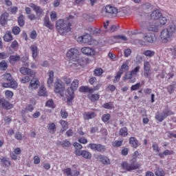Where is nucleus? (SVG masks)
<instances>
[{
    "label": "nucleus",
    "instance_id": "33",
    "mask_svg": "<svg viewBox=\"0 0 176 176\" xmlns=\"http://www.w3.org/2000/svg\"><path fill=\"white\" fill-rule=\"evenodd\" d=\"M21 59V57H20V55L19 54L11 55L8 58V61L10 63V64H12V63H18V61H20Z\"/></svg>",
    "mask_w": 176,
    "mask_h": 176
},
{
    "label": "nucleus",
    "instance_id": "29",
    "mask_svg": "<svg viewBox=\"0 0 176 176\" xmlns=\"http://www.w3.org/2000/svg\"><path fill=\"white\" fill-rule=\"evenodd\" d=\"M30 52H32V56L33 58H36V57H38V54L39 53V52L38 51V46L35 45H32L30 47Z\"/></svg>",
    "mask_w": 176,
    "mask_h": 176
},
{
    "label": "nucleus",
    "instance_id": "9",
    "mask_svg": "<svg viewBox=\"0 0 176 176\" xmlns=\"http://www.w3.org/2000/svg\"><path fill=\"white\" fill-rule=\"evenodd\" d=\"M88 148H90L91 151H94L95 152H100V153H104V152L107 151L105 146L101 144L90 143L88 145Z\"/></svg>",
    "mask_w": 176,
    "mask_h": 176
},
{
    "label": "nucleus",
    "instance_id": "3",
    "mask_svg": "<svg viewBox=\"0 0 176 176\" xmlns=\"http://www.w3.org/2000/svg\"><path fill=\"white\" fill-rule=\"evenodd\" d=\"M71 23L68 21L60 19L56 22V28L60 35H67L68 32H71Z\"/></svg>",
    "mask_w": 176,
    "mask_h": 176
},
{
    "label": "nucleus",
    "instance_id": "50",
    "mask_svg": "<svg viewBox=\"0 0 176 176\" xmlns=\"http://www.w3.org/2000/svg\"><path fill=\"white\" fill-rule=\"evenodd\" d=\"M45 107H48V108L54 109V108H56V104H54L53 99H49L45 103Z\"/></svg>",
    "mask_w": 176,
    "mask_h": 176
},
{
    "label": "nucleus",
    "instance_id": "48",
    "mask_svg": "<svg viewBox=\"0 0 176 176\" xmlns=\"http://www.w3.org/2000/svg\"><path fill=\"white\" fill-rule=\"evenodd\" d=\"M62 79H63L64 83L67 86H69V85H71V83H72V78H71V77L64 76L62 77Z\"/></svg>",
    "mask_w": 176,
    "mask_h": 176
},
{
    "label": "nucleus",
    "instance_id": "15",
    "mask_svg": "<svg viewBox=\"0 0 176 176\" xmlns=\"http://www.w3.org/2000/svg\"><path fill=\"white\" fill-rule=\"evenodd\" d=\"M96 159L98 162H100L102 163V164H104V166H109L111 164V160L104 155H96Z\"/></svg>",
    "mask_w": 176,
    "mask_h": 176
},
{
    "label": "nucleus",
    "instance_id": "52",
    "mask_svg": "<svg viewBox=\"0 0 176 176\" xmlns=\"http://www.w3.org/2000/svg\"><path fill=\"white\" fill-rule=\"evenodd\" d=\"M13 96H14V94H13V91L10 90H6L5 91V97L6 100H12V98H13Z\"/></svg>",
    "mask_w": 176,
    "mask_h": 176
},
{
    "label": "nucleus",
    "instance_id": "43",
    "mask_svg": "<svg viewBox=\"0 0 176 176\" xmlns=\"http://www.w3.org/2000/svg\"><path fill=\"white\" fill-rule=\"evenodd\" d=\"M59 123L62 126L60 131H62V133H64V131H65L68 129V122L64 120H60Z\"/></svg>",
    "mask_w": 176,
    "mask_h": 176
},
{
    "label": "nucleus",
    "instance_id": "26",
    "mask_svg": "<svg viewBox=\"0 0 176 176\" xmlns=\"http://www.w3.org/2000/svg\"><path fill=\"white\" fill-rule=\"evenodd\" d=\"M87 98H89L91 102H96V101L100 100V94L89 93L87 94Z\"/></svg>",
    "mask_w": 176,
    "mask_h": 176
},
{
    "label": "nucleus",
    "instance_id": "40",
    "mask_svg": "<svg viewBox=\"0 0 176 176\" xmlns=\"http://www.w3.org/2000/svg\"><path fill=\"white\" fill-rule=\"evenodd\" d=\"M38 94L40 97H47V91L45 87H41L38 91Z\"/></svg>",
    "mask_w": 176,
    "mask_h": 176
},
{
    "label": "nucleus",
    "instance_id": "41",
    "mask_svg": "<svg viewBox=\"0 0 176 176\" xmlns=\"http://www.w3.org/2000/svg\"><path fill=\"white\" fill-rule=\"evenodd\" d=\"M102 74H104V69H102L101 67H96L94 70V76H102Z\"/></svg>",
    "mask_w": 176,
    "mask_h": 176
},
{
    "label": "nucleus",
    "instance_id": "62",
    "mask_svg": "<svg viewBox=\"0 0 176 176\" xmlns=\"http://www.w3.org/2000/svg\"><path fill=\"white\" fill-rule=\"evenodd\" d=\"M0 69L1 71H6L8 69V63L5 60H2L0 62Z\"/></svg>",
    "mask_w": 176,
    "mask_h": 176
},
{
    "label": "nucleus",
    "instance_id": "54",
    "mask_svg": "<svg viewBox=\"0 0 176 176\" xmlns=\"http://www.w3.org/2000/svg\"><path fill=\"white\" fill-rule=\"evenodd\" d=\"M122 75H123V74L122 72H118L116 73V75L114 77V79L113 80V82L118 83V82H119L120 80V78H122Z\"/></svg>",
    "mask_w": 176,
    "mask_h": 176
},
{
    "label": "nucleus",
    "instance_id": "55",
    "mask_svg": "<svg viewBox=\"0 0 176 176\" xmlns=\"http://www.w3.org/2000/svg\"><path fill=\"white\" fill-rule=\"evenodd\" d=\"M102 121H103L104 123H108L111 119V114L107 113V114H103L102 116Z\"/></svg>",
    "mask_w": 176,
    "mask_h": 176
},
{
    "label": "nucleus",
    "instance_id": "5",
    "mask_svg": "<svg viewBox=\"0 0 176 176\" xmlns=\"http://www.w3.org/2000/svg\"><path fill=\"white\" fill-rule=\"evenodd\" d=\"M66 57L69 60V64H70V65L71 64H74L79 58V50L75 47L71 48L67 51Z\"/></svg>",
    "mask_w": 176,
    "mask_h": 176
},
{
    "label": "nucleus",
    "instance_id": "4",
    "mask_svg": "<svg viewBox=\"0 0 176 176\" xmlns=\"http://www.w3.org/2000/svg\"><path fill=\"white\" fill-rule=\"evenodd\" d=\"M175 113L173 111L168 107H166L164 110L160 113V112H157L155 116V118L156 120L158 122H163L164 119H166L168 116H173V115H175Z\"/></svg>",
    "mask_w": 176,
    "mask_h": 176
},
{
    "label": "nucleus",
    "instance_id": "53",
    "mask_svg": "<svg viewBox=\"0 0 176 176\" xmlns=\"http://www.w3.org/2000/svg\"><path fill=\"white\" fill-rule=\"evenodd\" d=\"M82 16L84 17V19H85V20H87V21H89L90 23L94 21V16H93V15L90 14H83Z\"/></svg>",
    "mask_w": 176,
    "mask_h": 176
},
{
    "label": "nucleus",
    "instance_id": "24",
    "mask_svg": "<svg viewBox=\"0 0 176 176\" xmlns=\"http://www.w3.org/2000/svg\"><path fill=\"white\" fill-rule=\"evenodd\" d=\"M47 74L48 76L47 81V86L48 87H52V86H53V82H54V72H53V70H51L48 72Z\"/></svg>",
    "mask_w": 176,
    "mask_h": 176
},
{
    "label": "nucleus",
    "instance_id": "60",
    "mask_svg": "<svg viewBox=\"0 0 176 176\" xmlns=\"http://www.w3.org/2000/svg\"><path fill=\"white\" fill-rule=\"evenodd\" d=\"M141 86H142V85H141V82H138L135 85H133L131 87V91H135V90H140Z\"/></svg>",
    "mask_w": 176,
    "mask_h": 176
},
{
    "label": "nucleus",
    "instance_id": "8",
    "mask_svg": "<svg viewBox=\"0 0 176 176\" xmlns=\"http://www.w3.org/2000/svg\"><path fill=\"white\" fill-rule=\"evenodd\" d=\"M77 42L78 43H83L84 45H91V43H93V37L90 34L86 33L85 34L78 37Z\"/></svg>",
    "mask_w": 176,
    "mask_h": 176
},
{
    "label": "nucleus",
    "instance_id": "61",
    "mask_svg": "<svg viewBox=\"0 0 176 176\" xmlns=\"http://www.w3.org/2000/svg\"><path fill=\"white\" fill-rule=\"evenodd\" d=\"M12 32L14 35H19L21 32V29L19 26H14L12 29Z\"/></svg>",
    "mask_w": 176,
    "mask_h": 176
},
{
    "label": "nucleus",
    "instance_id": "14",
    "mask_svg": "<svg viewBox=\"0 0 176 176\" xmlns=\"http://www.w3.org/2000/svg\"><path fill=\"white\" fill-rule=\"evenodd\" d=\"M19 72L21 74H22V75H28L30 78H34V76L36 75V73L34 70L25 67H20Z\"/></svg>",
    "mask_w": 176,
    "mask_h": 176
},
{
    "label": "nucleus",
    "instance_id": "42",
    "mask_svg": "<svg viewBox=\"0 0 176 176\" xmlns=\"http://www.w3.org/2000/svg\"><path fill=\"white\" fill-rule=\"evenodd\" d=\"M1 163L5 165V167H9L10 166V164H12V162H10V160L9 157H3L2 159H1Z\"/></svg>",
    "mask_w": 176,
    "mask_h": 176
},
{
    "label": "nucleus",
    "instance_id": "64",
    "mask_svg": "<svg viewBox=\"0 0 176 176\" xmlns=\"http://www.w3.org/2000/svg\"><path fill=\"white\" fill-rule=\"evenodd\" d=\"M169 53L173 56V58H176V48L172 47L168 49Z\"/></svg>",
    "mask_w": 176,
    "mask_h": 176
},
{
    "label": "nucleus",
    "instance_id": "37",
    "mask_svg": "<svg viewBox=\"0 0 176 176\" xmlns=\"http://www.w3.org/2000/svg\"><path fill=\"white\" fill-rule=\"evenodd\" d=\"M121 167L122 168V170H124L125 171L127 172H131V166H130V164H129V162H127V161L125 162H122L121 163Z\"/></svg>",
    "mask_w": 176,
    "mask_h": 176
},
{
    "label": "nucleus",
    "instance_id": "23",
    "mask_svg": "<svg viewBox=\"0 0 176 176\" xmlns=\"http://www.w3.org/2000/svg\"><path fill=\"white\" fill-rule=\"evenodd\" d=\"M129 164L131 166V171H134V170H138V168H140V167H141L140 163L137 162V158H132L129 161Z\"/></svg>",
    "mask_w": 176,
    "mask_h": 176
},
{
    "label": "nucleus",
    "instance_id": "38",
    "mask_svg": "<svg viewBox=\"0 0 176 176\" xmlns=\"http://www.w3.org/2000/svg\"><path fill=\"white\" fill-rule=\"evenodd\" d=\"M25 16H24L23 14H21L19 16L18 19H17V21H18V25H19V27H24V25H25Z\"/></svg>",
    "mask_w": 176,
    "mask_h": 176
},
{
    "label": "nucleus",
    "instance_id": "45",
    "mask_svg": "<svg viewBox=\"0 0 176 176\" xmlns=\"http://www.w3.org/2000/svg\"><path fill=\"white\" fill-rule=\"evenodd\" d=\"M88 82L89 83V85H91V86H93L94 87V86H96L97 85H98V81H97V78L96 77H90L88 80Z\"/></svg>",
    "mask_w": 176,
    "mask_h": 176
},
{
    "label": "nucleus",
    "instance_id": "12",
    "mask_svg": "<svg viewBox=\"0 0 176 176\" xmlns=\"http://www.w3.org/2000/svg\"><path fill=\"white\" fill-rule=\"evenodd\" d=\"M140 69H141V67L138 65L134 69L131 70L129 73H126L124 75L125 80L133 79V76H137V75H138V72H140Z\"/></svg>",
    "mask_w": 176,
    "mask_h": 176
},
{
    "label": "nucleus",
    "instance_id": "31",
    "mask_svg": "<svg viewBox=\"0 0 176 176\" xmlns=\"http://www.w3.org/2000/svg\"><path fill=\"white\" fill-rule=\"evenodd\" d=\"M3 41L5 42H12L13 41V35H12V32L8 30L3 36Z\"/></svg>",
    "mask_w": 176,
    "mask_h": 176
},
{
    "label": "nucleus",
    "instance_id": "58",
    "mask_svg": "<svg viewBox=\"0 0 176 176\" xmlns=\"http://www.w3.org/2000/svg\"><path fill=\"white\" fill-rule=\"evenodd\" d=\"M76 91L74 89H73L72 87H67V89H66V92L67 94V96H75V92Z\"/></svg>",
    "mask_w": 176,
    "mask_h": 176
},
{
    "label": "nucleus",
    "instance_id": "39",
    "mask_svg": "<svg viewBox=\"0 0 176 176\" xmlns=\"http://www.w3.org/2000/svg\"><path fill=\"white\" fill-rule=\"evenodd\" d=\"M119 134L120 137H127L129 135V129H127V127L124 126L119 130Z\"/></svg>",
    "mask_w": 176,
    "mask_h": 176
},
{
    "label": "nucleus",
    "instance_id": "63",
    "mask_svg": "<svg viewBox=\"0 0 176 176\" xmlns=\"http://www.w3.org/2000/svg\"><path fill=\"white\" fill-rule=\"evenodd\" d=\"M35 107L32 104H28L25 108V112H32Z\"/></svg>",
    "mask_w": 176,
    "mask_h": 176
},
{
    "label": "nucleus",
    "instance_id": "18",
    "mask_svg": "<svg viewBox=\"0 0 176 176\" xmlns=\"http://www.w3.org/2000/svg\"><path fill=\"white\" fill-rule=\"evenodd\" d=\"M143 39L146 43H153L156 37L153 33H145L143 34Z\"/></svg>",
    "mask_w": 176,
    "mask_h": 176
},
{
    "label": "nucleus",
    "instance_id": "51",
    "mask_svg": "<svg viewBox=\"0 0 176 176\" xmlns=\"http://www.w3.org/2000/svg\"><path fill=\"white\" fill-rule=\"evenodd\" d=\"M84 159L90 160L91 159V153L87 151H82V155Z\"/></svg>",
    "mask_w": 176,
    "mask_h": 176
},
{
    "label": "nucleus",
    "instance_id": "34",
    "mask_svg": "<svg viewBox=\"0 0 176 176\" xmlns=\"http://www.w3.org/2000/svg\"><path fill=\"white\" fill-rule=\"evenodd\" d=\"M170 155H174V151L173 150H168V149H166L165 151H163V153H160L158 154V156H160V157H161V159H164V157L165 156H168Z\"/></svg>",
    "mask_w": 176,
    "mask_h": 176
},
{
    "label": "nucleus",
    "instance_id": "28",
    "mask_svg": "<svg viewBox=\"0 0 176 176\" xmlns=\"http://www.w3.org/2000/svg\"><path fill=\"white\" fill-rule=\"evenodd\" d=\"M106 13H109L110 14H118V8L112 6H107L105 7Z\"/></svg>",
    "mask_w": 176,
    "mask_h": 176
},
{
    "label": "nucleus",
    "instance_id": "35",
    "mask_svg": "<svg viewBox=\"0 0 176 176\" xmlns=\"http://www.w3.org/2000/svg\"><path fill=\"white\" fill-rule=\"evenodd\" d=\"M47 129L49 130L50 134H56V131H57L56 124H54V122L49 123Z\"/></svg>",
    "mask_w": 176,
    "mask_h": 176
},
{
    "label": "nucleus",
    "instance_id": "19",
    "mask_svg": "<svg viewBox=\"0 0 176 176\" xmlns=\"http://www.w3.org/2000/svg\"><path fill=\"white\" fill-rule=\"evenodd\" d=\"M39 86H41V82H39V79L37 78H33L30 80L29 89H31V90H36Z\"/></svg>",
    "mask_w": 176,
    "mask_h": 176
},
{
    "label": "nucleus",
    "instance_id": "32",
    "mask_svg": "<svg viewBox=\"0 0 176 176\" xmlns=\"http://www.w3.org/2000/svg\"><path fill=\"white\" fill-rule=\"evenodd\" d=\"M129 68L130 67L129 66V61L126 60L121 65L120 72H122V74H124V72H129Z\"/></svg>",
    "mask_w": 176,
    "mask_h": 176
},
{
    "label": "nucleus",
    "instance_id": "7",
    "mask_svg": "<svg viewBox=\"0 0 176 176\" xmlns=\"http://www.w3.org/2000/svg\"><path fill=\"white\" fill-rule=\"evenodd\" d=\"M101 86H102L101 83L96 84V85L94 86L93 88L89 87V86H81L79 88V91H80V93H89V94H90V93H94V91H98V90L101 89Z\"/></svg>",
    "mask_w": 176,
    "mask_h": 176
},
{
    "label": "nucleus",
    "instance_id": "21",
    "mask_svg": "<svg viewBox=\"0 0 176 176\" xmlns=\"http://www.w3.org/2000/svg\"><path fill=\"white\" fill-rule=\"evenodd\" d=\"M147 31L152 32H159V25L155 22H150L146 26Z\"/></svg>",
    "mask_w": 176,
    "mask_h": 176
},
{
    "label": "nucleus",
    "instance_id": "10",
    "mask_svg": "<svg viewBox=\"0 0 176 176\" xmlns=\"http://www.w3.org/2000/svg\"><path fill=\"white\" fill-rule=\"evenodd\" d=\"M0 108L5 109L6 111H10L14 108V105L12 104L9 100H6L5 98H0Z\"/></svg>",
    "mask_w": 176,
    "mask_h": 176
},
{
    "label": "nucleus",
    "instance_id": "22",
    "mask_svg": "<svg viewBox=\"0 0 176 176\" xmlns=\"http://www.w3.org/2000/svg\"><path fill=\"white\" fill-rule=\"evenodd\" d=\"M43 25L48 28L49 30H54V24L50 22V18L49 16H45L43 19Z\"/></svg>",
    "mask_w": 176,
    "mask_h": 176
},
{
    "label": "nucleus",
    "instance_id": "30",
    "mask_svg": "<svg viewBox=\"0 0 176 176\" xmlns=\"http://www.w3.org/2000/svg\"><path fill=\"white\" fill-rule=\"evenodd\" d=\"M151 19H153V20H159V19L163 16V14L162 13V12H160L159 10H154L152 13H151Z\"/></svg>",
    "mask_w": 176,
    "mask_h": 176
},
{
    "label": "nucleus",
    "instance_id": "20",
    "mask_svg": "<svg viewBox=\"0 0 176 176\" xmlns=\"http://www.w3.org/2000/svg\"><path fill=\"white\" fill-rule=\"evenodd\" d=\"M81 52L85 56H94L96 54V50L90 47H83L81 48Z\"/></svg>",
    "mask_w": 176,
    "mask_h": 176
},
{
    "label": "nucleus",
    "instance_id": "16",
    "mask_svg": "<svg viewBox=\"0 0 176 176\" xmlns=\"http://www.w3.org/2000/svg\"><path fill=\"white\" fill-rule=\"evenodd\" d=\"M89 63V59L85 57H82L80 59L76 60L74 63L71 64L70 67H83V65H86Z\"/></svg>",
    "mask_w": 176,
    "mask_h": 176
},
{
    "label": "nucleus",
    "instance_id": "6",
    "mask_svg": "<svg viewBox=\"0 0 176 176\" xmlns=\"http://www.w3.org/2000/svg\"><path fill=\"white\" fill-rule=\"evenodd\" d=\"M54 91L56 94H59L60 97H64L65 84L60 79L56 80L54 85Z\"/></svg>",
    "mask_w": 176,
    "mask_h": 176
},
{
    "label": "nucleus",
    "instance_id": "56",
    "mask_svg": "<svg viewBox=\"0 0 176 176\" xmlns=\"http://www.w3.org/2000/svg\"><path fill=\"white\" fill-rule=\"evenodd\" d=\"M10 47L12 49V50H14V52H17V50H19V42L14 40L12 42Z\"/></svg>",
    "mask_w": 176,
    "mask_h": 176
},
{
    "label": "nucleus",
    "instance_id": "25",
    "mask_svg": "<svg viewBox=\"0 0 176 176\" xmlns=\"http://www.w3.org/2000/svg\"><path fill=\"white\" fill-rule=\"evenodd\" d=\"M74 174H72V169L71 168H66L63 169V174H66L67 176H79L80 175V172L77 170H74Z\"/></svg>",
    "mask_w": 176,
    "mask_h": 176
},
{
    "label": "nucleus",
    "instance_id": "36",
    "mask_svg": "<svg viewBox=\"0 0 176 176\" xmlns=\"http://www.w3.org/2000/svg\"><path fill=\"white\" fill-rule=\"evenodd\" d=\"M97 116L95 112H87L84 113V119L85 120H89L90 119H94Z\"/></svg>",
    "mask_w": 176,
    "mask_h": 176
},
{
    "label": "nucleus",
    "instance_id": "59",
    "mask_svg": "<svg viewBox=\"0 0 176 176\" xmlns=\"http://www.w3.org/2000/svg\"><path fill=\"white\" fill-rule=\"evenodd\" d=\"M89 31L91 32V34H92V35H98V34H101V30L96 28H91L89 30Z\"/></svg>",
    "mask_w": 176,
    "mask_h": 176
},
{
    "label": "nucleus",
    "instance_id": "44",
    "mask_svg": "<svg viewBox=\"0 0 176 176\" xmlns=\"http://www.w3.org/2000/svg\"><path fill=\"white\" fill-rule=\"evenodd\" d=\"M155 175L156 176H165L166 172L162 168L157 167L155 170Z\"/></svg>",
    "mask_w": 176,
    "mask_h": 176
},
{
    "label": "nucleus",
    "instance_id": "13",
    "mask_svg": "<svg viewBox=\"0 0 176 176\" xmlns=\"http://www.w3.org/2000/svg\"><path fill=\"white\" fill-rule=\"evenodd\" d=\"M144 76L147 79H152L151 77L152 75V69H151V63L148 61H144Z\"/></svg>",
    "mask_w": 176,
    "mask_h": 176
},
{
    "label": "nucleus",
    "instance_id": "27",
    "mask_svg": "<svg viewBox=\"0 0 176 176\" xmlns=\"http://www.w3.org/2000/svg\"><path fill=\"white\" fill-rule=\"evenodd\" d=\"M129 142L132 148H137L140 145V142H138L137 138H135V137L129 138Z\"/></svg>",
    "mask_w": 176,
    "mask_h": 176
},
{
    "label": "nucleus",
    "instance_id": "1",
    "mask_svg": "<svg viewBox=\"0 0 176 176\" xmlns=\"http://www.w3.org/2000/svg\"><path fill=\"white\" fill-rule=\"evenodd\" d=\"M176 25L174 23L170 24L168 28L163 29L160 32V39L162 43H168L171 42L175 34Z\"/></svg>",
    "mask_w": 176,
    "mask_h": 176
},
{
    "label": "nucleus",
    "instance_id": "57",
    "mask_svg": "<svg viewBox=\"0 0 176 176\" xmlns=\"http://www.w3.org/2000/svg\"><path fill=\"white\" fill-rule=\"evenodd\" d=\"M144 56H146V57H153L155 56V51H152L150 50H145L143 52Z\"/></svg>",
    "mask_w": 176,
    "mask_h": 176
},
{
    "label": "nucleus",
    "instance_id": "2",
    "mask_svg": "<svg viewBox=\"0 0 176 176\" xmlns=\"http://www.w3.org/2000/svg\"><path fill=\"white\" fill-rule=\"evenodd\" d=\"M1 80L3 82L1 83V86L5 89H13L14 90H16V89L19 87L17 81L13 78L10 73L4 74L2 76Z\"/></svg>",
    "mask_w": 176,
    "mask_h": 176
},
{
    "label": "nucleus",
    "instance_id": "17",
    "mask_svg": "<svg viewBox=\"0 0 176 176\" xmlns=\"http://www.w3.org/2000/svg\"><path fill=\"white\" fill-rule=\"evenodd\" d=\"M8 21H9V12H4L0 16V25L1 27H6L8 25Z\"/></svg>",
    "mask_w": 176,
    "mask_h": 176
},
{
    "label": "nucleus",
    "instance_id": "49",
    "mask_svg": "<svg viewBox=\"0 0 176 176\" xmlns=\"http://www.w3.org/2000/svg\"><path fill=\"white\" fill-rule=\"evenodd\" d=\"M113 39H115L117 42H120V41H127V37L124 35H117L113 36Z\"/></svg>",
    "mask_w": 176,
    "mask_h": 176
},
{
    "label": "nucleus",
    "instance_id": "11",
    "mask_svg": "<svg viewBox=\"0 0 176 176\" xmlns=\"http://www.w3.org/2000/svg\"><path fill=\"white\" fill-rule=\"evenodd\" d=\"M30 7L33 9L38 19L45 15V10H43L41 6H36L35 3H31L30 4Z\"/></svg>",
    "mask_w": 176,
    "mask_h": 176
},
{
    "label": "nucleus",
    "instance_id": "46",
    "mask_svg": "<svg viewBox=\"0 0 176 176\" xmlns=\"http://www.w3.org/2000/svg\"><path fill=\"white\" fill-rule=\"evenodd\" d=\"M59 145L63 146V148H69L72 144H71V142H69V140H65L62 142H59Z\"/></svg>",
    "mask_w": 176,
    "mask_h": 176
},
{
    "label": "nucleus",
    "instance_id": "47",
    "mask_svg": "<svg viewBox=\"0 0 176 176\" xmlns=\"http://www.w3.org/2000/svg\"><path fill=\"white\" fill-rule=\"evenodd\" d=\"M70 85V87H72V89H74L76 91L78 90V87H79V80L74 79Z\"/></svg>",
    "mask_w": 176,
    "mask_h": 176
}]
</instances>
